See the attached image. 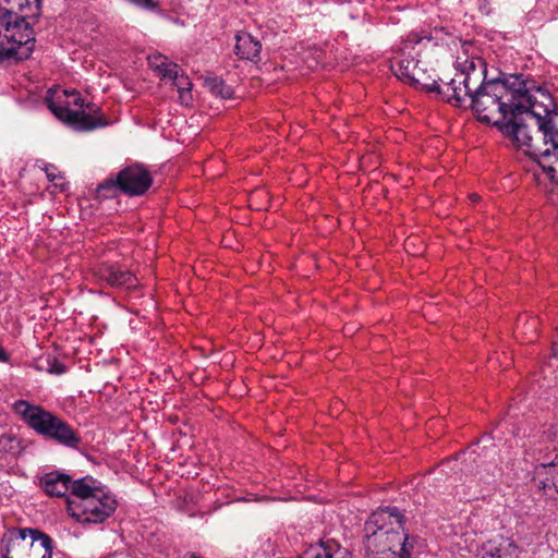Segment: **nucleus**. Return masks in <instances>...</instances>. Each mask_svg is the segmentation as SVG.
Wrapping results in <instances>:
<instances>
[{"label": "nucleus", "mask_w": 558, "mask_h": 558, "mask_svg": "<svg viewBox=\"0 0 558 558\" xmlns=\"http://www.w3.org/2000/svg\"><path fill=\"white\" fill-rule=\"evenodd\" d=\"M456 63L458 72L444 92L448 102L471 108L477 119L486 123L494 121L499 125L501 121L494 120L496 116L507 120L518 102L515 94L501 82L485 81L486 68L482 58L459 56Z\"/></svg>", "instance_id": "1"}, {"label": "nucleus", "mask_w": 558, "mask_h": 558, "mask_svg": "<svg viewBox=\"0 0 558 558\" xmlns=\"http://www.w3.org/2000/svg\"><path fill=\"white\" fill-rule=\"evenodd\" d=\"M548 102H539L532 96H520V100L508 113V120L499 129L532 156L556 157L548 173L558 170V110H550V97L542 95Z\"/></svg>", "instance_id": "2"}, {"label": "nucleus", "mask_w": 558, "mask_h": 558, "mask_svg": "<svg viewBox=\"0 0 558 558\" xmlns=\"http://www.w3.org/2000/svg\"><path fill=\"white\" fill-rule=\"evenodd\" d=\"M41 0H0V61L27 59L34 49V31L20 12L37 15Z\"/></svg>", "instance_id": "3"}, {"label": "nucleus", "mask_w": 558, "mask_h": 558, "mask_svg": "<svg viewBox=\"0 0 558 558\" xmlns=\"http://www.w3.org/2000/svg\"><path fill=\"white\" fill-rule=\"evenodd\" d=\"M415 541L404 534L403 517L395 507L374 511L365 522V546L373 556L411 558Z\"/></svg>", "instance_id": "4"}, {"label": "nucleus", "mask_w": 558, "mask_h": 558, "mask_svg": "<svg viewBox=\"0 0 558 558\" xmlns=\"http://www.w3.org/2000/svg\"><path fill=\"white\" fill-rule=\"evenodd\" d=\"M14 413L34 432L57 444L75 449L81 444L78 433L57 414L26 400L12 404Z\"/></svg>", "instance_id": "5"}, {"label": "nucleus", "mask_w": 558, "mask_h": 558, "mask_svg": "<svg viewBox=\"0 0 558 558\" xmlns=\"http://www.w3.org/2000/svg\"><path fill=\"white\" fill-rule=\"evenodd\" d=\"M46 102L59 120L80 132L93 131L109 123L99 107L90 102L85 104L76 90L57 93L56 99L48 95Z\"/></svg>", "instance_id": "6"}, {"label": "nucleus", "mask_w": 558, "mask_h": 558, "mask_svg": "<svg viewBox=\"0 0 558 558\" xmlns=\"http://www.w3.org/2000/svg\"><path fill=\"white\" fill-rule=\"evenodd\" d=\"M52 538L31 527L10 532L1 558H52Z\"/></svg>", "instance_id": "7"}, {"label": "nucleus", "mask_w": 558, "mask_h": 558, "mask_svg": "<svg viewBox=\"0 0 558 558\" xmlns=\"http://www.w3.org/2000/svg\"><path fill=\"white\" fill-rule=\"evenodd\" d=\"M117 501L114 497L104 489L84 501L70 502L66 507L69 515L81 523H102L116 510Z\"/></svg>", "instance_id": "8"}, {"label": "nucleus", "mask_w": 558, "mask_h": 558, "mask_svg": "<svg viewBox=\"0 0 558 558\" xmlns=\"http://www.w3.org/2000/svg\"><path fill=\"white\" fill-rule=\"evenodd\" d=\"M432 44V38L428 36H420L411 34L403 41L399 54L391 63V70L398 80L408 83L411 69H415L420 59H417L423 49H426Z\"/></svg>", "instance_id": "9"}, {"label": "nucleus", "mask_w": 558, "mask_h": 558, "mask_svg": "<svg viewBox=\"0 0 558 558\" xmlns=\"http://www.w3.org/2000/svg\"><path fill=\"white\" fill-rule=\"evenodd\" d=\"M120 192L128 196L144 195L153 184L150 172L142 165H132L119 172Z\"/></svg>", "instance_id": "10"}, {"label": "nucleus", "mask_w": 558, "mask_h": 558, "mask_svg": "<svg viewBox=\"0 0 558 558\" xmlns=\"http://www.w3.org/2000/svg\"><path fill=\"white\" fill-rule=\"evenodd\" d=\"M97 274L112 288L134 289L138 284L137 278L131 271L109 262L101 263Z\"/></svg>", "instance_id": "11"}, {"label": "nucleus", "mask_w": 558, "mask_h": 558, "mask_svg": "<svg viewBox=\"0 0 558 558\" xmlns=\"http://www.w3.org/2000/svg\"><path fill=\"white\" fill-rule=\"evenodd\" d=\"M104 489H106V487L100 485L90 476H85L75 481L71 480L70 495L66 497V507H69L70 502L80 504V501H84Z\"/></svg>", "instance_id": "12"}, {"label": "nucleus", "mask_w": 558, "mask_h": 558, "mask_svg": "<svg viewBox=\"0 0 558 558\" xmlns=\"http://www.w3.org/2000/svg\"><path fill=\"white\" fill-rule=\"evenodd\" d=\"M71 477L61 472H48L39 477V486L51 497H63L70 492Z\"/></svg>", "instance_id": "13"}, {"label": "nucleus", "mask_w": 558, "mask_h": 558, "mask_svg": "<svg viewBox=\"0 0 558 558\" xmlns=\"http://www.w3.org/2000/svg\"><path fill=\"white\" fill-rule=\"evenodd\" d=\"M517 555L518 546L508 537H495L482 547V558H514Z\"/></svg>", "instance_id": "14"}, {"label": "nucleus", "mask_w": 558, "mask_h": 558, "mask_svg": "<svg viewBox=\"0 0 558 558\" xmlns=\"http://www.w3.org/2000/svg\"><path fill=\"white\" fill-rule=\"evenodd\" d=\"M262 44L250 33L239 32L235 35L234 53L242 60L257 62L260 60Z\"/></svg>", "instance_id": "15"}, {"label": "nucleus", "mask_w": 558, "mask_h": 558, "mask_svg": "<svg viewBox=\"0 0 558 558\" xmlns=\"http://www.w3.org/2000/svg\"><path fill=\"white\" fill-rule=\"evenodd\" d=\"M313 558H350V553L335 539H326L314 548Z\"/></svg>", "instance_id": "16"}, {"label": "nucleus", "mask_w": 558, "mask_h": 558, "mask_svg": "<svg viewBox=\"0 0 558 558\" xmlns=\"http://www.w3.org/2000/svg\"><path fill=\"white\" fill-rule=\"evenodd\" d=\"M148 64L154 71H157L162 77L178 80V65L175 63L170 62L166 56L151 54L148 57Z\"/></svg>", "instance_id": "17"}, {"label": "nucleus", "mask_w": 558, "mask_h": 558, "mask_svg": "<svg viewBox=\"0 0 558 558\" xmlns=\"http://www.w3.org/2000/svg\"><path fill=\"white\" fill-rule=\"evenodd\" d=\"M407 84L422 86L429 92L440 93L438 83L430 78V76L427 74V70L422 66L421 60H418L415 69H411V75Z\"/></svg>", "instance_id": "18"}, {"label": "nucleus", "mask_w": 558, "mask_h": 558, "mask_svg": "<svg viewBox=\"0 0 558 558\" xmlns=\"http://www.w3.org/2000/svg\"><path fill=\"white\" fill-rule=\"evenodd\" d=\"M538 474L544 476L541 481L543 489L553 488L558 494V453L550 463L539 466Z\"/></svg>", "instance_id": "19"}, {"label": "nucleus", "mask_w": 558, "mask_h": 558, "mask_svg": "<svg viewBox=\"0 0 558 558\" xmlns=\"http://www.w3.org/2000/svg\"><path fill=\"white\" fill-rule=\"evenodd\" d=\"M119 182V173L116 177H109L104 182H101L96 192L98 197L100 198H109L116 195V193L120 192Z\"/></svg>", "instance_id": "20"}, {"label": "nucleus", "mask_w": 558, "mask_h": 558, "mask_svg": "<svg viewBox=\"0 0 558 558\" xmlns=\"http://www.w3.org/2000/svg\"><path fill=\"white\" fill-rule=\"evenodd\" d=\"M173 84L178 87L179 99L181 104L186 106L190 105L192 101V83L189 81V77L178 75V80H173Z\"/></svg>", "instance_id": "21"}, {"label": "nucleus", "mask_w": 558, "mask_h": 558, "mask_svg": "<svg viewBox=\"0 0 558 558\" xmlns=\"http://www.w3.org/2000/svg\"><path fill=\"white\" fill-rule=\"evenodd\" d=\"M207 84L213 93L222 98H230L232 96L231 87L218 77L209 80Z\"/></svg>", "instance_id": "22"}, {"label": "nucleus", "mask_w": 558, "mask_h": 558, "mask_svg": "<svg viewBox=\"0 0 558 558\" xmlns=\"http://www.w3.org/2000/svg\"><path fill=\"white\" fill-rule=\"evenodd\" d=\"M48 364H49V373L51 374H54V375H61L63 373H65V366L60 363L59 361H57L56 359L52 360V362H50V360H48Z\"/></svg>", "instance_id": "23"}, {"label": "nucleus", "mask_w": 558, "mask_h": 558, "mask_svg": "<svg viewBox=\"0 0 558 558\" xmlns=\"http://www.w3.org/2000/svg\"><path fill=\"white\" fill-rule=\"evenodd\" d=\"M13 441L14 438L11 437L10 435L0 436V454L7 452L8 450H11Z\"/></svg>", "instance_id": "24"}, {"label": "nucleus", "mask_w": 558, "mask_h": 558, "mask_svg": "<svg viewBox=\"0 0 558 558\" xmlns=\"http://www.w3.org/2000/svg\"><path fill=\"white\" fill-rule=\"evenodd\" d=\"M131 3L143 9H155L160 0H129Z\"/></svg>", "instance_id": "25"}, {"label": "nucleus", "mask_w": 558, "mask_h": 558, "mask_svg": "<svg viewBox=\"0 0 558 558\" xmlns=\"http://www.w3.org/2000/svg\"><path fill=\"white\" fill-rule=\"evenodd\" d=\"M8 353L0 347V362H8Z\"/></svg>", "instance_id": "26"}, {"label": "nucleus", "mask_w": 558, "mask_h": 558, "mask_svg": "<svg viewBox=\"0 0 558 558\" xmlns=\"http://www.w3.org/2000/svg\"><path fill=\"white\" fill-rule=\"evenodd\" d=\"M551 351H553V355H554L556 359H558V342H554V343H553Z\"/></svg>", "instance_id": "27"}, {"label": "nucleus", "mask_w": 558, "mask_h": 558, "mask_svg": "<svg viewBox=\"0 0 558 558\" xmlns=\"http://www.w3.org/2000/svg\"><path fill=\"white\" fill-rule=\"evenodd\" d=\"M47 177L49 178V180L53 181L56 179V177L53 175V172H48L47 173Z\"/></svg>", "instance_id": "28"}, {"label": "nucleus", "mask_w": 558, "mask_h": 558, "mask_svg": "<svg viewBox=\"0 0 558 558\" xmlns=\"http://www.w3.org/2000/svg\"><path fill=\"white\" fill-rule=\"evenodd\" d=\"M47 177L49 178V180L53 181L56 179V177L53 175V172H48L47 173Z\"/></svg>", "instance_id": "29"}, {"label": "nucleus", "mask_w": 558, "mask_h": 558, "mask_svg": "<svg viewBox=\"0 0 558 558\" xmlns=\"http://www.w3.org/2000/svg\"><path fill=\"white\" fill-rule=\"evenodd\" d=\"M472 199L475 202L478 199V196L477 195H472Z\"/></svg>", "instance_id": "30"}, {"label": "nucleus", "mask_w": 558, "mask_h": 558, "mask_svg": "<svg viewBox=\"0 0 558 558\" xmlns=\"http://www.w3.org/2000/svg\"><path fill=\"white\" fill-rule=\"evenodd\" d=\"M535 324H536V319H535V318H533V319H532V322H531V325L534 327V326H535Z\"/></svg>", "instance_id": "31"}]
</instances>
